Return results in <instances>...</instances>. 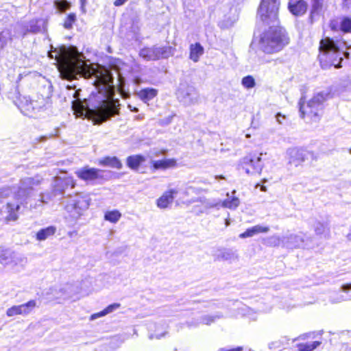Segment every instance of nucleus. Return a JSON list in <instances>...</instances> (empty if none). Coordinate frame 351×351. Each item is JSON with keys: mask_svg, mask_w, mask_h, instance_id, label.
Segmentation results:
<instances>
[{"mask_svg": "<svg viewBox=\"0 0 351 351\" xmlns=\"http://www.w3.org/2000/svg\"><path fill=\"white\" fill-rule=\"evenodd\" d=\"M40 184L38 178H25L20 181L18 188L5 187L0 189V199L14 195L16 203L8 202L5 210L0 212V219H17L20 204H27L34 187Z\"/></svg>", "mask_w": 351, "mask_h": 351, "instance_id": "1", "label": "nucleus"}, {"mask_svg": "<svg viewBox=\"0 0 351 351\" xmlns=\"http://www.w3.org/2000/svg\"><path fill=\"white\" fill-rule=\"evenodd\" d=\"M350 47V46H348L347 43L341 39L335 40L330 37L322 39L319 42L318 56L321 66L323 69H328L332 66L335 68L341 67L343 57H349V53L345 49Z\"/></svg>", "mask_w": 351, "mask_h": 351, "instance_id": "2", "label": "nucleus"}, {"mask_svg": "<svg viewBox=\"0 0 351 351\" xmlns=\"http://www.w3.org/2000/svg\"><path fill=\"white\" fill-rule=\"evenodd\" d=\"M56 56L63 62V68L60 71L62 79L71 80L85 75L88 65L82 60L75 47L61 46L56 50Z\"/></svg>", "mask_w": 351, "mask_h": 351, "instance_id": "3", "label": "nucleus"}, {"mask_svg": "<svg viewBox=\"0 0 351 351\" xmlns=\"http://www.w3.org/2000/svg\"><path fill=\"white\" fill-rule=\"evenodd\" d=\"M259 38L258 48L265 53L271 54L281 51L289 43L285 29L278 25H270Z\"/></svg>", "mask_w": 351, "mask_h": 351, "instance_id": "4", "label": "nucleus"}, {"mask_svg": "<svg viewBox=\"0 0 351 351\" xmlns=\"http://www.w3.org/2000/svg\"><path fill=\"white\" fill-rule=\"evenodd\" d=\"M330 93L323 90L316 93L306 104L304 97H301L298 103L300 117L308 119L313 122H317L323 113L324 102L329 97Z\"/></svg>", "mask_w": 351, "mask_h": 351, "instance_id": "5", "label": "nucleus"}, {"mask_svg": "<svg viewBox=\"0 0 351 351\" xmlns=\"http://www.w3.org/2000/svg\"><path fill=\"white\" fill-rule=\"evenodd\" d=\"M280 0H262L258 10V16L267 25H278V11Z\"/></svg>", "mask_w": 351, "mask_h": 351, "instance_id": "6", "label": "nucleus"}, {"mask_svg": "<svg viewBox=\"0 0 351 351\" xmlns=\"http://www.w3.org/2000/svg\"><path fill=\"white\" fill-rule=\"evenodd\" d=\"M119 101H101L97 106L89 108L90 113L95 119L97 123L106 121L111 117L119 114Z\"/></svg>", "mask_w": 351, "mask_h": 351, "instance_id": "7", "label": "nucleus"}, {"mask_svg": "<svg viewBox=\"0 0 351 351\" xmlns=\"http://www.w3.org/2000/svg\"><path fill=\"white\" fill-rule=\"evenodd\" d=\"M75 183L71 177L56 178L53 186L52 194H40L39 201L40 203H47L52 197L59 200L62 198L64 190L68 188L73 189Z\"/></svg>", "mask_w": 351, "mask_h": 351, "instance_id": "8", "label": "nucleus"}, {"mask_svg": "<svg viewBox=\"0 0 351 351\" xmlns=\"http://www.w3.org/2000/svg\"><path fill=\"white\" fill-rule=\"evenodd\" d=\"M62 204L73 219H77L82 215V212L86 209L89 205L86 199L77 195L64 197Z\"/></svg>", "mask_w": 351, "mask_h": 351, "instance_id": "9", "label": "nucleus"}, {"mask_svg": "<svg viewBox=\"0 0 351 351\" xmlns=\"http://www.w3.org/2000/svg\"><path fill=\"white\" fill-rule=\"evenodd\" d=\"M261 154L259 156L249 154L239 161V166L248 175L260 174L263 168Z\"/></svg>", "mask_w": 351, "mask_h": 351, "instance_id": "10", "label": "nucleus"}, {"mask_svg": "<svg viewBox=\"0 0 351 351\" xmlns=\"http://www.w3.org/2000/svg\"><path fill=\"white\" fill-rule=\"evenodd\" d=\"M177 97L184 105L191 106L198 102L199 93L194 86L181 84L177 91Z\"/></svg>", "mask_w": 351, "mask_h": 351, "instance_id": "11", "label": "nucleus"}, {"mask_svg": "<svg viewBox=\"0 0 351 351\" xmlns=\"http://www.w3.org/2000/svg\"><path fill=\"white\" fill-rule=\"evenodd\" d=\"M104 171L88 166L77 169L75 174L80 180L87 183L94 184L96 181L103 180Z\"/></svg>", "mask_w": 351, "mask_h": 351, "instance_id": "12", "label": "nucleus"}, {"mask_svg": "<svg viewBox=\"0 0 351 351\" xmlns=\"http://www.w3.org/2000/svg\"><path fill=\"white\" fill-rule=\"evenodd\" d=\"M289 164L298 167L308 157H313V154L302 148L293 147L287 150Z\"/></svg>", "mask_w": 351, "mask_h": 351, "instance_id": "13", "label": "nucleus"}, {"mask_svg": "<svg viewBox=\"0 0 351 351\" xmlns=\"http://www.w3.org/2000/svg\"><path fill=\"white\" fill-rule=\"evenodd\" d=\"M25 258L9 250L0 247V264L3 266L17 265L25 262Z\"/></svg>", "mask_w": 351, "mask_h": 351, "instance_id": "14", "label": "nucleus"}, {"mask_svg": "<svg viewBox=\"0 0 351 351\" xmlns=\"http://www.w3.org/2000/svg\"><path fill=\"white\" fill-rule=\"evenodd\" d=\"M45 21L42 19H32L23 25L22 35L23 37L27 34H37L45 29Z\"/></svg>", "mask_w": 351, "mask_h": 351, "instance_id": "15", "label": "nucleus"}, {"mask_svg": "<svg viewBox=\"0 0 351 351\" xmlns=\"http://www.w3.org/2000/svg\"><path fill=\"white\" fill-rule=\"evenodd\" d=\"M36 305V303L35 300H30L21 305L13 306L7 310L6 315L8 317L17 315H27L32 311Z\"/></svg>", "mask_w": 351, "mask_h": 351, "instance_id": "16", "label": "nucleus"}, {"mask_svg": "<svg viewBox=\"0 0 351 351\" xmlns=\"http://www.w3.org/2000/svg\"><path fill=\"white\" fill-rule=\"evenodd\" d=\"M215 256L217 260L228 261L230 263L239 259L237 251L232 248H219L217 250Z\"/></svg>", "mask_w": 351, "mask_h": 351, "instance_id": "17", "label": "nucleus"}, {"mask_svg": "<svg viewBox=\"0 0 351 351\" xmlns=\"http://www.w3.org/2000/svg\"><path fill=\"white\" fill-rule=\"evenodd\" d=\"M308 8V4L304 0H290L288 3L289 12L295 16L304 15Z\"/></svg>", "mask_w": 351, "mask_h": 351, "instance_id": "18", "label": "nucleus"}, {"mask_svg": "<svg viewBox=\"0 0 351 351\" xmlns=\"http://www.w3.org/2000/svg\"><path fill=\"white\" fill-rule=\"evenodd\" d=\"M55 296L57 299H66L77 293V287L72 284H66L55 289Z\"/></svg>", "mask_w": 351, "mask_h": 351, "instance_id": "19", "label": "nucleus"}, {"mask_svg": "<svg viewBox=\"0 0 351 351\" xmlns=\"http://www.w3.org/2000/svg\"><path fill=\"white\" fill-rule=\"evenodd\" d=\"M178 193L177 189H170L165 192L158 200L157 205L158 207L165 208L173 202L174 195Z\"/></svg>", "mask_w": 351, "mask_h": 351, "instance_id": "20", "label": "nucleus"}, {"mask_svg": "<svg viewBox=\"0 0 351 351\" xmlns=\"http://www.w3.org/2000/svg\"><path fill=\"white\" fill-rule=\"evenodd\" d=\"M269 228L268 226L257 225L250 228L247 229L244 232L240 234V238L251 237L255 234L263 232H267Z\"/></svg>", "mask_w": 351, "mask_h": 351, "instance_id": "21", "label": "nucleus"}, {"mask_svg": "<svg viewBox=\"0 0 351 351\" xmlns=\"http://www.w3.org/2000/svg\"><path fill=\"white\" fill-rule=\"evenodd\" d=\"M156 45L144 47L139 51V56L146 61L156 60Z\"/></svg>", "mask_w": 351, "mask_h": 351, "instance_id": "22", "label": "nucleus"}, {"mask_svg": "<svg viewBox=\"0 0 351 351\" xmlns=\"http://www.w3.org/2000/svg\"><path fill=\"white\" fill-rule=\"evenodd\" d=\"M152 165L155 169H166L176 166V160L173 158L152 160Z\"/></svg>", "mask_w": 351, "mask_h": 351, "instance_id": "23", "label": "nucleus"}, {"mask_svg": "<svg viewBox=\"0 0 351 351\" xmlns=\"http://www.w3.org/2000/svg\"><path fill=\"white\" fill-rule=\"evenodd\" d=\"M235 193V190L232 191V195H230L228 193H227V198L222 202L223 207L234 209L239 205L240 200L238 197L234 196Z\"/></svg>", "mask_w": 351, "mask_h": 351, "instance_id": "24", "label": "nucleus"}, {"mask_svg": "<svg viewBox=\"0 0 351 351\" xmlns=\"http://www.w3.org/2000/svg\"><path fill=\"white\" fill-rule=\"evenodd\" d=\"M204 53V48L200 43H196L190 46V59L197 62L199 57Z\"/></svg>", "mask_w": 351, "mask_h": 351, "instance_id": "25", "label": "nucleus"}, {"mask_svg": "<svg viewBox=\"0 0 351 351\" xmlns=\"http://www.w3.org/2000/svg\"><path fill=\"white\" fill-rule=\"evenodd\" d=\"M156 60L165 59L173 55V49L170 46L156 45Z\"/></svg>", "mask_w": 351, "mask_h": 351, "instance_id": "26", "label": "nucleus"}, {"mask_svg": "<svg viewBox=\"0 0 351 351\" xmlns=\"http://www.w3.org/2000/svg\"><path fill=\"white\" fill-rule=\"evenodd\" d=\"M56 231V228L53 226L42 228L36 233V239L40 241H45L49 237L53 236Z\"/></svg>", "mask_w": 351, "mask_h": 351, "instance_id": "27", "label": "nucleus"}, {"mask_svg": "<svg viewBox=\"0 0 351 351\" xmlns=\"http://www.w3.org/2000/svg\"><path fill=\"white\" fill-rule=\"evenodd\" d=\"M99 164L104 166L116 168L117 169H120L122 167L121 161L116 156L106 157L99 161Z\"/></svg>", "mask_w": 351, "mask_h": 351, "instance_id": "28", "label": "nucleus"}, {"mask_svg": "<svg viewBox=\"0 0 351 351\" xmlns=\"http://www.w3.org/2000/svg\"><path fill=\"white\" fill-rule=\"evenodd\" d=\"M145 160V157L141 155L130 156L127 158V165L132 169H137Z\"/></svg>", "mask_w": 351, "mask_h": 351, "instance_id": "29", "label": "nucleus"}, {"mask_svg": "<svg viewBox=\"0 0 351 351\" xmlns=\"http://www.w3.org/2000/svg\"><path fill=\"white\" fill-rule=\"evenodd\" d=\"M157 95V90L152 88H143L138 93L139 97L147 102L152 100Z\"/></svg>", "mask_w": 351, "mask_h": 351, "instance_id": "30", "label": "nucleus"}, {"mask_svg": "<svg viewBox=\"0 0 351 351\" xmlns=\"http://www.w3.org/2000/svg\"><path fill=\"white\" fill-rule=\"evenodd\" d=\"M121 304L119 303H114L112 304H110L106 308H104L103 311H100L99 313H95L91 315L90 319L93 320L97 318H99L100 317L105 316L115 310L118 309L120 307Z\"/></svg>", "mask_w": 351, "mask_h": 351, "instance_id": "31", "label": "nucleus"}, {"mask_svg": "<svg viewBox=\"0 0 351 351\" xmlns=\"http://www.w3.org/2000/svg\"><path fill=\"white\" fill-rule=\"evenodd\" d=\"M25 102L21 101V110L26 115H30L32 112H36V108L34 107V101L28 100L25 98Z\"/></svg>", "mask_w": 351, "mask_h": 351, "instance_id": "32", "label": "nucleus"}, {"mask_svg": "<svg viewBox=\"0 0 351 351\" xmlns=\"http://www.w3.org/2000/svg\"><path fill=\"white\" fill-rule=\"evenodd\" d=\"M289 246L291 247H304V241L302 236L292 235L289 238Z\"/></svg>", "mask_w": 351, "mask_h": 351, "instance_id": "33", "label": "nucleus"}, {"mask_svg": "<svg viewBox=\"0 0 351 351\" xmlns=\"http://www.w3.org/2000/svg\"><path fill=\"white\" fill-rule=\"evenodd\" d=\"M53 4L60 12H63L71 7V3L67 0H55Z\"/></svg>", "mask_w": 351, "mask_h": 351, "instance_id": "34", "label": "nucleus"}, {"mask_svg": "<svg viewBox=\"0 0 351 351\" xmlns=\"http://www.w3.org/2000/svg\"><path fill=\"white\" fill-rule=\"evenodd\" d=\"M242 86L247 89H250L256 86V82L253 76L248 75L241 80Z\"/></svg>", "mask_w": 351, "mask_h": 351, "instance_id": "35", "label": "nucleus"}, {"mask_svg": "<svg viewBox=\"0 0 351 351\" xmlns=\"http://www.w3.org/2000/svg\"><path fill=\"white\" fill-rule=\"evenodd\" d=\"M324 0H311L312 8L310 16L313 18L314 14H318L323 6Z\"/></svg>", "mask_w": 351, "mask_h": 351, "instance_id": "36", "label": "nucleus"}, {"mask_svg": "<svg viewBox=\"0 0 351 351\" xmlns=\"http://www.w3.org/2000/svg\"><path fill=\"white\" fill-rule=\"evenodd\" d=\"M320 344L321 342L319 341L301 344L299 346V350L300 351H313V350L317 348Z\"/></svg>", "mask_w": 351, "mask_h": 351, "instance_id": "37", "label": "nucleus"}, {"mask_svg": "<svg viewBox=\"0 0 351 351\" xmlns=\"http://www.w3.org/2000/svg\"><path fill=\"white\" fill-rule=\"evenodd\" d=\"M280 243V239L278 237L272 236L264 239L263 244L269 247H276Z\"/></svg>", "mask_w": 351, "mask_h": 351, "instance_id": "38", "label": "nucleus"}, {"mask_svg": "<svg viewBox=\"0 0 351 351\" xmlns=\"http://www.w3.org/2000/svg\"><path fill=\"white\" fill-rule=\"evenodd\" d=\"M76 21V15L74 13H70L64 22V27L66 29H71L73 23Z\"/></svg>", "mask_w": 351, "mask_h": 351, "instance_id": "39", "label": "nucleus"}, {"mask_svg": "<svg viewBox=\"0 0 351 351\" xmlns=\"http://www.w3.org/2000/svg\"><path fill=\"white\" fill-rule=\"evenodd\" d=\"M340 27L341 30L344 33L351 32V19L348 17L343 18L341 22Z\"/></svg>", "mask_w": 351, "mask_h": 351, "instance_id": "40", "label": "nucleus"}, {"mask_svg": "<svg viewBox=\"0 0 351 351\" xmlns=\"http://www.w3.org/2000/svg\"><path fill=\"white\" fill-rule=\"evenodd\" d=\"M121 217V213L117 210L107 211L104 215V219H119Z\"/></svg>", "mask_w": 351, "mask_h": 351, "instance_id": "41", "label": "nucleus"}, {"mask_svg": "<svg viewBox=\"0 0 351 351\" xmlns=\"http://www.w3.org/2000/svg\"><path fill=\"white\" fill-rule=\"evenodd\" d=\"M222 317V315H217L215 316L205 315L201 318V323L206 325H210V324L215 322L216 319Z\"/></svg>", "mask_w": 351, "mask_h": 351, "instance_id": "42", "label": "nucleus"}, {"mask_svg": "<svg viewBox=\"0 0 351 351\" xmlns=\"http://www.w3.org/2000/svg\"><path fill=\"white\" fill-rule=\"evenodd\" d=\"M315 232L317 234H324L325 237H326L328 234V230L326 227H324V225L320 222L317 223L315 228Z\"/></svg>", "mask_w": 351, "mask_h": 351, "instance_id": "43", "label": "nucleus"}, {"mask_svg": "<svg viewBox=\"0 0 351 351\" xmlns=\"http://www.w3.org/2000/svg\"><path fill=\"white\" fill-rule=\"evenodd\" d=\"M86 1L87 0H80V9H81V11L83 12V13H86Z\"/></svg>", "mask_w": 351, "mask_h": 351, "instance_id": "44", "label": "nucleus"}, {"mask_svg": "<svg viewBox=\"0 0 351 351\" xmlns=\"http://www.w3.org/2000/svg\"><path fill=\"white\" fill-rule=\"evenodd\" d=\"M73 97L75 99V100L73 101H72V104L73 106H74L75 104V102L77 101H80V92H79V90H75L73 93Z\"/></svg>", "mask_w": 351, "mask_h": 351, "instance_id": "45", "label": "nucleus"}, {"mask_svg": "<svg viewBox=\"0 0 351 351\" xmlns=\"http://www.w3.org/2000/svg\"><path fill=\"white\" fill-rule=\"evenodd\" d=\"M341 290L343 292H348V291L351 290V282L348 284H345L341 286Z\"/></svg>", "mask_w": 351, "mask_h": 351, "instance_id": "46", "label": "nucleus"}, {"mask_svg": "<svg viewBox=\"0 0 351 351\" xmlns=\"http://www.w3.org/2000/svg\"><path fill=\"white\" fill-rule=\"evenodd\" d=\"M128 0H116L114 2V5L115 6H121L123 5L126 1H128Z\"/></svg>", "mask_w": 351, "mask_h": 351, "instance_id": "47", "label": "nucleus"}, {"mask_svg": "<svg viewBox=\"0 0 351 351\" xmlns=\"http://www.w3.org/2000/svg\"><path fill=\"white\" fill-rule=\"evenodd\" d=\"M343 6L347 8H351V0H343Z\"/></svg>", "mask_w": 351, "mask_h": 351, "instance_id": "48", "label": "nucleus"}, {"mask_svg": "<svg viewBox=\"0 0 351 351\" xmlns=\"http://www.w3.org/2000/svg\"><path fill=\"white\" fill-rule=\"evenodd\" d=\"M285 119V116L282 115L280 113L276 114V120L279 123H282V119Z\"/></svg>", "mask_w": 351, "mask_h": 351, "instance_id": "49", "label": "nucleus"}, {"mask_svg": "<svg viewBox=\"0 0 351 351\" xmlns=\"http://www.w3.org/2000/svg\"><path fill=\"white\" fill-rule=\"evenodd\" d=\"M260 187V189L261 191L265 192L267 191V188L264 184H257L256 185V187Z\"/></svg>", "mask_w": 351, "mask_h": 351, "instance_id": "50", "label": "nucleus"}, {"mask_svg": "<svg viewBox=\"0 0 351 351\" xmlns=\"http://www.w3.org/2000/svg\"><path fill=\"white\" fill-rule=\"evenodd\" d=\"M128 108L132 111V112H138V109L136 108V107H133L132 105L129 104L128 105Z\"/></svg>", "mask_w": 351, "mask_h": 351, "instance_id": "51", "label": "nucleus"}, {"mask_svg": "<svg viewBox=\"0 0 351 351\" xmlns=\"http://www.w3.org/2000/svg\"><path fill=\"white\" fill-rule=\"evenodd\" d=\"M34 107H36V112L39 111L40 108H41V106H39V105H38V102H37V101H34Z\"/></svg>", "mask_w": 351, "mask_h": 351, "instance_id": "52", "label": "nucleus"}, {"mask_svg": "<svg viewBox=\"0 0 351 351\" xmlns=\"http://www.w3.org/2000/svg\"><path fill=\"white\" fill-rule=\"evenodd\" d=\"M215 178L216 180H217V179H224V177L223 176H216Z\"/></svg>", "mask_w": 351, "mask_h": 351, "instance_id": "53", "label": "nucleus"}, {"mask_svg": "<svg viewBox=\"0 0 351 351\" xmlns=\"http://www.w3.org/2000/svg\"><path fill=\"white\" fill-rule=\"evenodd\" d=\"M163 336H164V334L156 335L155 337L157 338V339H160V338H161Z\"/></svg>", "mask_w": 351, "mask_h": 351, "instance_id": "54", "label": "nucleus"}, {"mask_svg": "<svg viewBox=\"0 0 351 351\" xmlns=\"http://www.w3.org/2000/svg\"><path fill=\"white\" fill-rule=\"evenodd\" d=\"M226 226H228L230 225V221H228V220H226V223H225Z\"/></svg>", "mask_w": 351, "mask_h": 351, "instance_id": "55", "label": "nucleus"}, {"mask_svg": "<svg viewBox=\"0 0 351 351\" xmlns=\"http://www.w3.org/2000/svg\"><path fill=\"white\" fill-rule=\"evenodd\" d=\"M267 182V180L266 179H263V180H262V182H263V183H265V182Z\"/></svg>", "mask_w": 351, "mask_h": 351, "instance_id": "56", "label": "nucleus"}, {"mask_svg": "<svg viewBox=\"0 0 351 351\" xmlns=\"http://www.w3.org/2000/svg\"><path fill=\"white\" fill-rule=\"evenodd\" d=\"M74 233H75L74 232H71L69 233V234L70 237H72L73 234H74Z\"/></svg>", "mask_w": 351, "mask_h": 351, "instance_id": "57", "label": "nucleus"}, {"mask_svg": "<svg viewBox=\"0 0 351 351\" xmlns=\"http://www.w3.org/2000/svg\"><path fill=\"white\" fill-rule=\"evenodd\" d=\"M149 338H150V339H153V338H154V335H151L149 336Z\"/></svg>", "mask_w": 351, "mask_h": 351, "instance_id": "58", "label": "nucleus"}, {"mask_svg": "<svg viewBox=\"0 0 351 351\" xmlns=\"http://www.w3.org/2000/svg\"><path fill=\"white\" fill-rule=\"evenodd\" d=\"M350 153L351 154V149H350Z\"/></svg>", "mask_w": 351, "mask_h": 351, "instance_id": "59", "label": "nucleus"}, {"mask_svg": "<svg viewBox=\"0 0 351 351\" xmlns=\"http://www.w3.org/2000/svg\"><path fill=\"white\" fill-rule=\"evenodd\" d=\"M249 351H254V350H250Z\"/></svg>", "mask_w": 351, "mask_h": 351, "instance_id": "60", "label": "nucleus"}]
</instances>
